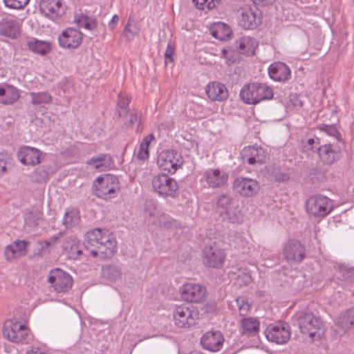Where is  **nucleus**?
Listing matches in <instances>:
<instances>
[{"label":"nucleus","mask_w":354,"mask_h":354,"mask_svg":"<svg viewBox=\"0 0 354 354\" xmlns=\"http://www.w3.org/2000/svg\"><path fill=\"white\" fill-rule=\"evenodd\" d=\"M39 10L46 17L53 21H57L65 14L66 6L62 0H41Z\"/></svg>","instance_id":"8"},{"label":"nucleus","mask_w":354,"mask_h":354,"mask_svg":"<svg viewBox=\"0 0 354 354\" xmlns=\"http://www.w3.org/2000/svg\"><path fill=\"white\" fill-rule=\"evenodd\" d=\"M88 20V16L81 15L75 17V22L79 27H84L86 28L87 21Z\"/></svg>","instance_id":"55"},{"label":"nucleus","mask_w":354,"mask_h":354,"mask_svg":"<svg viewBox=\"0 0 354 354\" xmlns=\"http://www.w3.org/2000/svg\"><path fill=\"white\" fill-rule=\"evenodd\" d=\"M217 309V305L215 301H210L206 304L204 307V310L207 313H214Z\"/></svg>","instance_id":"56"},{"label":"nucleus","mask_w":354,"mask_h":354,"mask_svg":"<svg viewBox=\"0 0 354 354\" xmlns=\"http://www.w3.org/2000/svg\"><path fill=\"white\" fill-rule=\"evenodd\" d=\"M241 100L248 104H257L273 97L272 88L266 84L254 82L245 85L240 92Z\"/></svg>","instance_id":"1"},{"label":"nucleus","mask_w":354,"mask_h":354,"mask_svg":"<svg viewBox=\"0 0 354 354\" xmlns=\"http://www.w3.org/2000/svg\"><path fill=\"white\" fill-rule=\"evenodd\" d=\"M112 235L109 234L107 231L96 228L88 232L84 242V248L89 252L91 248H94L97 245H100L101 242H104Z\"/></svg>","instance_id":"22"},{"label":"nucleus","mask_w":354,"mask_h":354,"mask_svg":"<svg viewBox=\"0 0 354 354\" xmlns=\"http://www.w3.org/2000/svg\"><path fill=\"white\" fill-rule=\"evenodd\" d=\"M250 307V305L248 302L245 304H242V306H240L239 308L241 315H245L248 312Z\"/></svg>","instance_id":"62"},{"label":"nucleus","mask_w":354,"mask_h":354,"mask_svg":"<svg viewBox=\"0 0 354 354\" xmlns=\"http://www.w3.org/2000/svg\"><path fill=\"white\" fill-rule=\"evenodd\" d=\"M298 324L302 333L308 334L311 338H313L317 334L318 337H320L322 334L319 331L322 329L323 323L320 318L313 313H301L298 316Z\"/></svg>","instance_id":"2"},{"label":"nucleus","mask_w":354,"mask_h":354,"mask_svg":"<svg viewBox=\"0 0 354 354\" xmlns=\"http://www.w3.org/2000/svg\"><path fill=\"white\" fill-rule=\"evenodd\" d=\"M249 39L243 37L236 41V48L239 50L240 53L249 54L250 49L248 48Z\"/></svg>","instance_id":"48"},{"label":"nucleus","mask_w":354,"mask_h":354,"mask_svg":"<svg viewBox=\"0 0 354 354\" xmlns=\"http://www.w3.org/2000/svg\"><path fill=\"white\" fill-rule=\"evenodd\" d=\"M32 178L36 182H46L48 179V171L41 169V168L39 167L33 172Z\"/></svg>","instance_id":"47"},{"label":"nucleus","mask_w":354,"mask_h":354,"mask_svg":"<svg viewBox=\"0 0 354 354\" xmlns=\"http://www.w3.org/2000/svg\"><path fill=\"white\" fill-rule=\"evenodd\" d=\"M354 326V306L342 314L335 324V330L342 335Z\"/></svg>","instance_id":"26"},{"label":"nucleus","mask_w":354,"mask_h":354,"mask_svg":"<svg viewBox=\"0 0 354 354\" xmlns=\"http://www.w3.org/2000/svg\"><path fill=\"white\" fill-rule=\"evenodd\" d=\"M119 97V100H118V106L121 108V109H127V107L128 106L129 104V98H124L123 97H122L120 95L118 96Z\"/></svg>","instance_id":"58"},{"label":"nucleus","mask_w":354,"mask_h":354,"mask_svg":"<svg viewBox=\"0 0 354 354\" xmlns=\"http://www.w3.org/2000/svg\"><path fill=\"white\" fill-rule=\"evenodd\" d=\"M232 198L227 194L221 195L217 200V211L221 216L224 214L232 223H239L242 221V217L240 216H232L230 212V207L232 204Z\"/></svg>","instance_id":"27"},{"label":"nucleus","mask_w":354,"mask_h":354,"mask_svg":"<svg viewBox=\"0 0 354 354\" xmlns=\"http://www.w3.org/2000/svg\"><path fill=\"white\" fill-rule=\"evenodd\" d=\"M306 211L315 217H324L333 209L332 201L322 195L310 196L306 201Z\"/></svg>","instance_id":"3"},{"label":"nucleus","mask_w":354,"mask_h":354,"mask_svg":"<svg viewBox=\"0 0 354 354\" xmlns=\"http://www.w3.org/2000/svg\"><path fill=\"white\" fill-rule=\"evenodd\" d=\"M21 34L19 23L15 19H4L0 22V35L11 39Z\"/></svg>","instance_id":"28"},{"label":"nucleus","mask_w":354,"mask_h":354,"mask_svg":"<svg viewBox=\"0 0 354 354\" xmlns=\"http://www.w3.org/2000/svg\"><path fill=\"white\" fill-rule=\"evenodd\" d=\"M120 20L119 16L118 15H114L112 17V19L109 24V26L111 29H114L118 24Z\"/></svg>","instance_id":"60"},{"label":"nucleus","mask_w":354,"mask_h":354,"mask_svg":"<svg viewBox=\"0 0 354 354\" xmlns=\"http://www.w3.org/2000/svg\"><path fill=\"white\" fill-rule=\"evenodd\" d=\"M137 157L141 160H145L149 157V147L144 145L141 143Z\"/></svg>","instance_id":"53"},{"label":"nucleus","mask_w":354,"mask_h":354,"mask_svg":"<svg viewBox=\"0 0 354 354\" xmlns=\"http://www.w3.org/2000/svg\"><path fill=\"white\" fill-rule=\"evenodd\" d=\"M260 323L254 317H246L241 320V333L248 337L255 336L259 331Z\"/></svg>","instance_id":"32"},{"label":"nucleus","mask_w":354,"mask_h":354,"mask_svg":"<svg viewBox=\"0 0 354 354\" xmlns=\"http://www.w3.org/2000/svg\"><path fill=\"white\" fill-rule=\"evenodd\" d=\"M131 19L129 18L127 25L124 27V29L122 32V36L126 39L127 41H130L133 39L136 35V32L131 29Z\"/></svg>","instance_id":"50"},{"label":"nucleus","mask_w":354,"mask_h":354,"mask_svg":"<svg viewBox=\"0 0 354 354\" xmlns=\"http://www.w3.org/2000/svg\"><path fill=\"white\" fill-rule=\"evenodd\" d=\"M44 153L38 149L24 146L17 152V158L25 165L35 166L41 162Z\"/></svg>","instance_id":"16"},{"label":"nucleus","mask_w":354,"mask_h":354,"mask_svg":"<svg viewBox=\"0 0 354 354\" xmlns=\"http://www.w3.org/2000/svg\"><path fill=\"white\" fill-rule=\"evenodd\" d=\"M97 23L96 19L93 17H88V20L87 21V23H86V29L92 30L95 29L97 27Z\"/></svg>","instance_id":"57"},{"label":"nucleus","mask_w":354,"mask_h":354,"mask_svg":"<svg viewBox=\"0 0 354 354\" xmlns=\"http://www.w3.org/2000/svg\"><path fill=\"white\" fill-rule=\"evenodd\" d=\"M43 212L39 209H31L27 211L25 215L26 223L32 227L39 225V221L42 218Z\"/></svg>","instance_id":"36"},{"label":"nucleus","mask_w":354,"mask_h":354,"mask_svg":"<svg viewBox=\"0 0 354 354\" xmlns=\"http://www.w3.org/2000/svg\"><path fill=\"white\" fill-rule=\"evenodd\" d=\"M63 250L72 259H77L82 254V250L79 241L73 236L66 237L62 243Z\"/></svg>","instance_id":"31"},{"label":"nucleus","mask_w":354,"mask_h":354,"mask_svg":"<svg viewBox=\"0 0 354 354\" xmlns=\"http://www.w3.org/2000/svg\"><path fill=\"white\" fill-rule=\"evenodd\" d=\"M192 1L196 5L197 8L200 10H203L204 4L207 3V5L208 1H209V0H192Z\"/></svg>","instance_id":"61"},{"label":"nucleus","mask_w":354,"mask_h":354,"mask_svg":"<svg viewBox=\"0 0 354 354\" xmlns=\"http://www.w3.org/2000/svg\"><path fill=\"white\" fill-rule=\"evenodd\" d=\"M107 154L102 153L97 157H93L89 160L87 161V165H92L95 164V168L99 169L101 167L104 166V162L106 161L108 158Z\"/></svg>","instance_id":"45"},{"label":"nucleus","mask_w":354,"mask_h":354,"mask_svg":"<svg viewBox=\"0 0 354 354\" xmlns=\"http://www.w3.org/2000/svg\"><path fill=\"white\" fill-rule=\"evenodd\" d=\"M337 278L342 281L352 282L354 279V268L340 267L337 272Z\"/></svg>","instance_id":"41"},{"label":"nucleus","mask_w":354,"mask_h":354,"mask_svg":"<svg viewBox=\"0 0 354 354\" xmlns=\"http://www.w3.org/2000/svg\"><path fill=\"white\" fill-rule=\"evenodd\" d=\"M274 180L278 182H285L289 179L288 174L281 171H274L273 172Z\"/></svg>","instance_id":"54"},{"label":"nucleus","mask_w":354,"mask_h":354,"mask_svg":"<svg viewBox=\"0 0 354 354\" xmlns=\"http://www.w3.org/2000/svg\"><path fill=\"white\" fill-rule=\"evenodd\" d=\"M175 324L180 328H189L195 325L196 313L184 305L176 306L173 313Z\"/></svg>","instance_id":"11"},{"label":"nucleus","mask_w":354,"mask_h":354,"mask_svg":"<svg viewBox=\"0 0 354 354\" xmlns=\"http://www.w3.org/2000/svg\"><path fill=\"white\" fill-rule=\"evenodd\" d=\"M59 45L66 48H76L82 41V34L73 28L64 30L58 38Z\"/></svg>","instance_id":"17"},{"label":"nucleus","mask_w":354,"mask_h":354,"mask_svg":"<svg viewBox=\"0 0 354 354\" xmlns=\"http://www.w3.org/2000/svg\"><path fill=\"white\" fill-rule=\"evenodd\" d=\"M283 255L288 262H301L306 257V248L297 240H290L283 248Z\"/></svg>","instance_id":"13"},{"label":"nucleus","mask_w":354,"mask_h":354,"mask_svg":"<svg viewBox=\"0 0 354 354\" xmlns=\"http://www.w3.org/2000/svg\"><path fill=\"white\" fill-rule=\"evenodd\" d=\"M223 342L224 337L221 332L218 330L208 331L201 337V344L204 348L216 352L221 349Z\"/></svg>","instance_id":"19"},{"label":"nucleus","mask_w":354,"mask_h":354,"mask_svg":"<svg viewBox=\"0 0 354 354\" xmlns=\"http://www.w3.org/2000/svg\"><path fill=\"white\" fill-rule=\"evenodd\" d=\"M318 129L334 138L335 142L342 141V136L335 125L321 124Z\"/></svg>","instance_id":"38"},{"label":"nucleus","mask_w":354,"mask_h":354,"mask_svg":"<svg viewBox=\"0 0 354 354\" xmlns=\"http://www.w3.org/2000/svg\"><path fill=\"white\" fill-rule=\"evenodd\" d=\"M265 335L268 341L282 344L290 339V328L285 324H270L265 331Z\"/></svg>","instance_id":"10"},{"label":"nucleus","mask_w":354,"mask_h":354,"mask_svg":"<svg viewBox=\"0 0 354 354\" xmlns=\"http://www.w3.org/2000/svg\"><path fill=\"white\" fill-rule=\"evenodd\" d=\"M175 48L172 44L169 43L167 44V47L165 53V64H167L168 62H174V55Z\"/></svg>","instance_id":"51"},{"label":"nucleus","mask_w":354,"mask_h":354,"mask_svg":"<svg viewBox=\"0 0 354 354\" xmlns=\"http://www.w3.org/2000/svg\"><path fill=\"white\" fill-rule=\"evenodd\" d=\"M204 263L208 267L219 268L222 267L225 254L224 251L216 246L205 247L203 252Z\"/></svg>","instance_id":"15"},{"label":"nucleus","mask_w":354,"mask_h":354,"mask_svg":"<svg viewBox=\"0 0 354 354\" xmlns=\"http://www.w3.org/2000/svg\"><path fill=\"white\" fill-rule=\"evenodd\" d=\"M122 271L120 266L115 264H106L101 269V277L105 281L115 283L122 279Z\"/></svg>","instance_id":"29"},{"label":"nucleus","mask_w":354,"mask_h":354,"mask_svg":"<svg viewBox=\"0 0 354 354\" xmlns=\"http://www.w3.org/2000/svg\"><path fill=\"white\" fill-rule=\"evenodd\" d=\"M288 104L293 107H301L303 105V102L297 94H290L288 97Z\"/></svg>","instance_id":"52"},{"label":"nucleus","mask_w":354,"mask_h":354,"mask_svg":"<svg viewBox=\"0 0 354 354\" xmlns=\"http://www.w3.org/2000/svg\"><path fill=\"white\" fill-rule=\"evenodd\" d=\"M117 241L111 236L104 242H101L100 245L91 248L89 252L93 257H99L100 259H111L116 252Z\"/></svg>","instance_id":"18"},{"label":"nucleus","mask_w":354,"mask_h":354,"mask_svg":"<svg viewBox=\"0 0 354 354\" xmlns=\"http://www.w3.org/2000/svg\"><path fill=\"white\" fill-rule=\"evenodd\" d=\"M33 104H48L52 101V97L46 92L31 93Z\"/></svg>","instance_id":"40"},{"label":"nucleus","mask_w":354,"mask_h":354,"mask_svg":"<svg viewBox=\"0 0 354 354\" xmlns=\"http://www.w3.org/2000/svg\"><path fill=\"white\" fill-rule=\"evenodd\" d=\"M158 164L162 170L173 174L181 166L183 159L177 151L167 150L160 153Z\"/></svg>","instance_id":"9"},{"label":"nucleus","mask_w":354,"mask_h":354,"mask_svg":"<svg viewBox=\"0 0 354 354\" xmlns=\"http://www.w3.org/2000/svg\"><path fill=\"white\" fill-rule=\"evenodd\" d=\"M239 11L241 12L239 25L244 29H254L261 24V18L259 17L260 13L258 9L244 8H241Z\"/></svg>","instance_id":"20"},{"label":"nucleus","mask_w":354,"mask_h":354,"mask_svg":"<svg viewBox=\"0 0 354 354\" xmlns=\"http://www.w3.org/2000/svg\"><path fill=\"white\" fill-rule=\"evenodd\" d=\"M221 3V0H209V1H208L207 8L209 10L213 9L220 5Z\"/></svg>","instance_id":"63"},{"label":"nucleus","mask_w":354,"mask_h":354,"mask_svg":"<svg viewBox=\"0 0 354 354\" xmlns=\"http://www.w3.org/2000/svg\"><path fill=\"white\" fill-rule=\"evenodd\" d=\"M30 0H3L6 6L12 9H21L24 8Z\"/></svg>","instance_id":"46"},{"label":"nucleus","mask_w":354,"mask_h":354,"mask_svg":"<svg viewBox=\"0 0 354 354\" xmlns=\"http://www.w3.org/2000/svg\"><path fill=\"white\" fill-rule=\"evenodd\" d=\"M210 31L212 35L219 40L230 39L232 34L230 26L223 22L213 24L210 28Z\"/></svg>","instance_id":"33"},{"label":"nucleus","mask_w":354,"mask_h":354,"mask_svg":"<svg viewBox=\"0 0 354 354\" xmlns=\"http://www.w3.org/2000/svg\"><path fill=\"white\" fill-rule=\"evenodd\" d=\"M203 176L209 187L213 188L223 186L228 180V175L218 169H208L204 173Z\"/></svg>","instance_id":"24"},{"label":"nucleus","mask_w":354,"mask_h":354,"mask_svg":"<svg viewBox=\"0 0 354 354\" xmlns=\"http://www.w3.org/2000/svg\"><path fill=\"white\" fill-rule=\"evenodd\" d=\"M154 191L161 196H174L178 189L177 182L167 174L156 176L152 180Z\"/></svg>","instance_id":"5"},{"label":"nucleus","mask_w":354,"mask_h":354,"mask_svg":"<svg viewBox=\"0 0 354 354\" xmlns=\"http://www.w3.org/2000/svg\"><path fill=\"white\" fill-rule=\"evenodd\" d=\"M135 124H137L136 132L141 133L143 130L142 126L141 118L136 113H130L129 123L127 124V127H133Z\"/></svg>","instance_id":"43"},{"label":"nucleus","mask_w":354,"mask_h":354,"mask_svg":"<svg viewBox=\"0 0 354 354\" xmlns=\"http://www.w3.org/2000/svg\"><path fill=\"white\" fill-rule=\"evenodd\" d=\"M3 335L13 342H21L28 335L27 327L19 322L8 320L3 325Z\"/></svg>","instance_id":"7"},{"label":"nucleus","mask_w":354,"mask_h":354,"mask_svg":"<svg viewBox=\"0 0 354 354\" xmlns=\"http://www.w3.org/2000/svg\"><path fill=\"white\" fill-rule=\"evenodd\" d=\"M153 140H154V136L153 133H150L144 139L142 143L144 144V145L149 147L150 142Z\"/></svg>","instance_id":"64"},{"label":"nucleus","mask_w":354,"mask_h":354,"mask_svg":"<svg viewBox=\"0 0 354 354\" xmlns=\"http://www.w3.org/2000/svg\"><path fill=\"white\" fill-rule=\"evenodd\" d=\"M206 94L212 101L222 102L227 99L228 91L226 86L220 82L209 83L205 88Z\"/></svg>","instance_id":"25"},{"label":"nucleus","mask_w":354,"mask_h":354,"mask_svg":"<svg viewBox=\"0 0 354 354\" xmlns=\"http://www.w3.org/2000/svg\"><path fill=\"white\" fill-rule=\"evenodd\" d=\"M233 189L236 194L242 196L250 197L259 192L260 187L256 180L248 178H238L234 182Z\"/></svg>","instance_id":"14"},{"label":"nucleus","mask_w":354,"mask_h":354,"mask_svg":"<svg viewBox=\"0 0 354 354\" xmlns=\"http://www.w3.org/2000/svg\"><path fill=\"white\" fill-rule=\"evenodd\" d=\"M11 90H6L4 88H0V102L4 104H10L17 101L19 98L17 92H14L11 97H9Z\"/></svg>","instance_id":"39"},{"label":"nucleus","mask_w":354,"mask_h":354,"mask_svg":"<svg viewBox=\"0 0 354 354\" xmlns=\"http://www.w3.org/2000/svg\"><path fill=\"white\" fill-rule=\"evenodd\" d=\"M27 44L29 49L41 55H45L50 51V44L44 41L35 39L33 41H28Z\"/></svg>","instance_id":"34"},{"label":"nucleus","mask_w":354,"mask_h":354,"mask_svg":"<svg viewBox=\"0 0 354 354\" xmlns=\"http://www.w3.org/2000/svg\"><path fill=\"white\" fill-rule=\"evenodd\" d=\"M47 282L50 287L57 292H66L73 286V279L66 272L60 268H55L50 271Z\"/></svg>","instance_id":"4"},{"label":"nucleus","mask_w":354,"mask_h":354,"mask_svg":"<svg viewBox=\"0 0 354 354\" xmlns=\"http://www.w3.org/2000/svg\"><path fill=\"white\" fill-rule=\"evenodd\" d=\"M234 52L232 49H225L223 48L221 50L220 57L223 58L226 61V64L230 65L235 62V58L234 57Z\"/></svg>","instance_id":"49"},{"label":"nucleus","mask_w":354,"mask_h":354,"mask_svg":"<svg viewBox=\"0 0 354 354\" xmlns=\"http://www.w3.org/2000/svg\"><path fill=\"white\" fill-rule=\"evenodd\" d=\"M319 160L326 165H331L338 161L342 156V149L339 145L335 142H326L318 148Z\"/></svg>","instance_id":"6"},{"label":"nucleus","mask_w":354,"mask_h":354,"mask_svg":"<svg viewBox=\"0 0 354 354\" xmlns=\"http://www.w3.org/2000/svg\"><path fill=\"white\" fill-rule=\"evenodd\" d=\"M28 242L26 241H15L12 244L6 246L4 252L7 260L10 261L25 255L24 251L26 249Z\"/></svg>","instance_id":"30"},{"label":"nucleus","mask_w":354,"mask_h":354,"mask_svg":"<svg viewBox=\"0 0 354 354\" xmlns=\"http://www.w3.org/2000/svg\"><path fill=\"white\" fill-rule=\"evenodd\" d=\"M275 0H252L255 5L258 6H268L274 2Z\"/></svg>","instance_id":"59"},{"label":"nucleus","mask_w":354,"mask_h":354,"mask_svg":"<svg viewBox=\"0 0 354 354\" xmlns=\"http://www.w3.org/2000/svg\"><path fill=\"white\" fill-rule=\"evenodd\" d=\"M268 74L270 78L279 82L288 81L291 77L290 68L281 62L272 63L268 68Z\"/></svg>","instance_id":"23"},{"label":"nucleus","mask_w":354,"mask_h":354,"mask_svg":"<svg viewBox=\"0 0 354 354\" xmlns=\"http://www.w3.org/2000/svg\"><path fill=\"white\" fill-rule=\"evenodd\" d=\"M80 221V212L76 209H71L66 212L63 218V224L71 228L77 225Z\"/></svg>","instance_id":"35"},{"label":"nucleus","mask_w":354,"mask_h":354,"mask_svg":"<svg viewBox=\"0 0 354 354\" xmlns=\"http://www.w3.org/2000/svg\"><path fill=\"white\" fill-rule=\"evenodd\" d=\"M180 292L185 301L192 303L201 302L206 295V288L204 286L193 283L183 285Z\"/></svg>","instance_id":"12"},{"label":"nucleus","mask_w":354,"mask_h":354,"mask_svg":"<svg viewBox=\"0 0 354 354\" xmlns=\"http://www.w3.org/2000/svg\"><path fill=\"white\" fill-rule=\"evenodd\" d=\"M242 158L249 165H262L266 162V156L263 148L249 146L245 147L242 151Z\"/></svg>","instance_id":"21"},{"label":"nucleus","mask_w":354,"mask_h":354,"mask_svg":"<svg viewBox=\"0 0 354 354\" xmlns=\"http://www.w3.org/2000/svg\"><path fill=\"white\" fill-rule=\"evenodd\" d=\"M103 182L106 185H109L111 187H113L115 191L120 189L119 180L117 176L112 174H106L104 177H98L96 182Z\"/></svg>","instance_id":"42"},{"label":"nucleus","mask_w":354,"mask_h":354,"mask_svg":"<svg viewBox=\"0 0 354 354\" xmlns=\"http://www.w3.org/2000/svg\"><path fill=\"white\" fill-rule=\"evenodd\" d=\"M324 142V140L317 137L309 138L307 141L306 147H307L308 149H310L313 152H317L318 148L322 146Z\"/></svg>","instance_id":"44"},{"label":"nucleus","mask_w":354,"mask_h":354,"mask_svg":"<svg viewBox=\"0 0 354 354\" xmlns=\"http://www.w3.org/2000/svg\"><path fill=\"white\" fill-rule=\"evenodd\" d=\"M98 185L94 183L93 186L95 187V194L98 198L106 199L108 196L115 192L114 187L111 185L104 184L103 182H97Z\"/></svg>","instance_id":"37"}]
</instances>
